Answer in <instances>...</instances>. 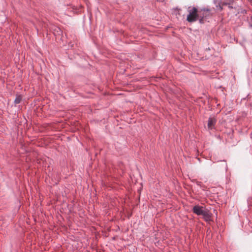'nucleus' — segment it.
<instances>
[{"instance_id": "f257e3e1", "label": "nucleus", "mask_w": 252, "mask_h": 252, "mask_svg": "<svg viewBox=\"0 0 252 252\" xmlns=\"http://www.w3.org/2000/svg\"><path fill=\"white\" fill-rule=\"evenodd\" d=\"M189 14L187 16V20L189 22H193L197 20L199 16L197 14V9L195 7L190 8L188 9Z\"/></svg>"}, {"instance_id": "f03ea898", "label": "nucleus", "mask_w": 252, "mask_h": 252, "mask_svg": "<svg viewBox=\"0 0 252 252\" xmlns=\"http://www.w3.org/2000/svg\"><path fill=\"white\" fill-rule=\"evenodd\" d=\"M192 211L194 213L198 216H202L206 211L203 209V207L202 206H200L199 205L194 206L192 208Z\"/></svg>"}, {"instance_id": "7ed1b4c3", "label": "nucleus", "mask_w": 252, "mask_h": 252, "mask_svg": "<svg viewBox=\"0 0 252 252\" xmlns=\"http://www.w3.org/2000/svg\"><path fill=\"white\" fill-rule=\"evenodd\" d=\"M216 123V120L214 118H209L208 122V127L212 129L214 127Z\"/></svg>"}, {"instance_id": "20e7f679", "label": "nucleus", "mask_w": 252, "mask_h": 252, "mask_svg": "<svg viewBox=\"0 0 252 252\" xmlns=\"http://www.w3.org/2000/svg\"><path fill=\"white\" fill-rule=\"evenodd\" d=\"M202 216L203 217V218L205 220L208 221L210 220L211 215L208 211H206Z\"/></svg>"}, {"instance_id": "39448f33", "label": "nucleus", "mask_w": 252, "mask_h": 252, "mask_svg": "<svg viewBox=\"0 0 252 252\" xmlns=\"http://www.w3.org/2000/svg\"><path fill=\"white\" fill-rule=\"evenodd\" d=\"M21 99L22 97L20 95H17L15 99L14 103L15 104H19L21 102Z\"/></svg>"}]
</instances>
